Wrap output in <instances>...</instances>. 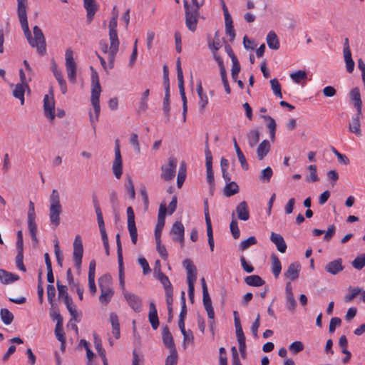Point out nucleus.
Here are the masks:
<instances>
[{"mask_svg":"<svg viewBox=\"0 0 365 365\" xmlns=\"http://www.w3.org/2000/svg\"><path fill=\"white\" fill-rule=\"evenodd\" d=\"M125 187L127 192L129 194L130 198L132 200H134L135 197V187L134 183L133 182V180L131 177L128 176L125 182Z\"/></svg>","mask_w":365,"mask_h":365,"instance_id":"49530a36","label":"nucleus"},{"mask_svg":"<svg viewBox=\"0 0 365 365\" xmlns=\"http://www.w3.org/2000/svg\"><path fill=\"white\" fill-rule=\"evenodd\" d=\"M230 232H231L232 235L234 237V239L239 238L240 235V230L238 227L237 221L235 219L232 220L230 225Z\"/></svg>","mask_w":365,"mask_h":365,"instance_id":"13d9d810","label":"nucleus"},{"mask_svg":"<svg viewBox=\"0 0 365 365\" xmlns=\"http://www.w3.org/2000/svg\"><path fill=\"white\" fill-rule=\"evenodd\" d=\"M54 252L56 257L58 265L61 267L63 266V256L60 250L58 241L56 240L54 243Z\"/></svg>","mask_w":365,"mask_h":365,"instance_id":"3c124183","label":"nucleus"},{"mask_svg":"<svg viewBox=\"0 0 365 365\" xmlns=\"http://www.w3.org/2000/svg\"><path fill=\"white\" fill-rule=\"evenodd\" d=\"M270 150V143L267 140H264L260 143L257 148V155L259 160L264 159V158L268 154Z\"/></svg>","mask_w":365,"mask_h":365,"instance_id":"cd10ccee","label":"nucleus"},{"mask_svg":"<svg viewBox=\"0 0 365 365\" xmlns=\"http://www.w3.org/2000/svg\"><path fill=\"white\" fill-rule=\"evenodd\" d=\"M56 286L58 292V298H63V301L65 302L66 297H69L67 292V287L61 284L59 281H57Z\"/></svg>","mask_w":365,"mask_h":365,"instance_id":"69168bd1","label":"nucleus"},{"mask_svg":"<svg viewBox=\"0 0 365 365\" xmlns=\"http://www.w3.org/2000/svg\"><path fill=\"white\" fill-rule=\"evenodd\" d=\"M158 279L160 280L161 284L163 285L165 290H168V289H173L172 284L168 279V277L162 272L161 269L159 268L158 271Z\"/></svg>","mask_w":365,"mask_h":365,"instance_id":"37998d69","label":"nucleus"},{"mask_svg":"<svg viewBox=\"0 0 365 365\" xmlns=\"http://www.w3.org/2000/svg\"><path fill=\"white\" fill-rule=\"evenodd\" d=\"M64 303L66 305L67 309L71 316V320H76L78 314L76 311V306L73 304L72 299L70 297H66Z\"/></svg>","mask_w":365,"mask_h":365,"instance_id":"58836bf2","label":"nucleus"},{"mask_svg":"<svg viewBox=\"0 0 365 365\" xmlns=\"http://www.w3.org/2000/svg\"><path fill=\"white\" fill-rule=\"evenodd\" d=\"M112 170L115 178L120 179L123 173V161L118 140L115 142V159L113 162Z\"/></svg>","mask_w":365,"mask_h":365,"instance_id":"9d476101","label":"nucleus"},{"mask_svg":"<svg viewBox=\"0 0 365 365\" xmlns=\"http://www.w3.org/2000/svg\"><path fill=\"white\" fill-rule=\"evenodd\" d=\"M163 341L165 346L170 349V351H173V349H176L173 337L168 326L164 327L163 329Z\"/></svg>","mask_w":365,"mask_h":365,"instance_id":"b1692460","label":"nucleus"},{"mask_svg":"<svg viewBox=\"0 0 365 365\" xmlns=\"http://www.w3.org/2000/svg\"><path fill=\"white\" fill-rule=\"evenodd\" d=\"M123 296L133 310L135 312H141L142 300L140 297L129 292H123Z\"/></svg>","mask_w":365,"mask_h":365,"instance_id":"4468645a","label":"nucleus"},{"mask_svg":"<svg viewBox=\"0 0 365 365\" xmlns=\"http://www.w3.org/2000/svg\"><path fill=\"white\" fill-rule=\"evenodd\" d=\"M47 297L49 304L53 306V299L56 296V289L53 284H48L46 287Z\"/></svg>","mask_w":365,"mask_h":365,"instance_id":"e2e57ef3","label":"nucleus"},{"mask_svg":"<svg viewBox=\"0 0 365 365\" xmlns=\"http://www.w3.org/2000/svg\"><path fill=\"white\" fill-rule=\"evenodd\" d=\"M183 266L187 271V284L190 285L192 284L194 285L197 279L196 267L193 264L192 260L190 259H186L183 261Z\"/></svg>","mask_w":365,"mask_h":365,"instance_id":"2eb2a0df","label":"nucleus"},{"mask_svg":"<svg viewBox=\"0 0 365 365\" xmlns=\"http://www.w3.org/2000/svg\"><path fill=\"white\" fill-rule=\"evenodd\" d=\"M178 363V352L176 349L170 351V354L165 359V365H177Z\"/></svg>","mask_w":365,"mask_h":365,"instance_id":"4d7b16f0","label":"nucleus"},{"mask_svg":"<svg viewBox=\"0 0 365 365\" xmlns=\"http://www.w3.org/2000/svg\"><path fill=\"white\" fill-rule=\"evenodd\" d=\"M16 1L17 14L19 22L29 45L33 48H36V51L38 54L41 56L45 55L46 52V40L41 29L38 26H35L33 28V33L34 36V38H33L29 27L26 14L27 0Z\"/></svg>","mask_w":365,"mask_h":365,"instance_id":"f257e3e1","label":"nucleus"},{"mask_svg":"<svg viewBox=\"0 0 365 365\" xmlns=\"http://www.w3.org/2000/svg\"><path fill=\"white\" fill-rule=\"evenodd\" d=\"M83 6L86 11V21L90 24L98 9V5L95 0H83Z\"/></svg>","mask_w":365,"mask_h":365,"instance_id":"dca6fc26","label":"nucleus"},{"mask_svg":"<svg viewBox=\"0 0 365 365\" xmlns=\"http://www.w3.org/2000/svg\"><path fill=\"white\" fill-rule=\"evenodd\" d=\"M55 102L53 97H49L46 95L43 98V110L45 115L50 120H53L55 118L54 113Z\"/></svg>","mask_w":365,"mask_h":365,"instance_id":"f3484780","label":"nucleus"},{"mask_svg":"<svg viewBox=\"0 0 365 365\" xmlns=\"http://www.w3.org/2000/svg\"><path fill=\"white\" fill-rule=\"evenodd\" d=\"M235 326L236 335H237L238 342L245 341V336L244 335L243 330H242L240 319H235Z\"/></svg>","mask_w":365,"mask_h":365,"instance_id":"864d4df0","label":"nucleus"},{"mask_svg":"<svg viewBox=\"0 0 365 365\" xmlns=\"http://www.w3.org/2000/svg\"><path fill=\"white\" fill-rule=\"evenodd\" d=\"M66 69L70 82L75 83L76 81V63L73 58V53L71 48H68L65 53Z\"/></svg>","mask_w":365,"mask_h":365,"instance_id":"1a4fd4ad","label":"nucleus"},{"mask_svg":"<svg viewBox=\"0 0 365 365\" xmlns=\"http://www.w3.org/2000/svg\"><path fill=\"white\" fill-rule=\"evenodd\" d=\"M300 271V264L297 262H293L289 264L288 269L284 272V276L292 281L299 277Z\"/></svg>","mask_w":365,"mask_h":365,"instance_id":"5701e85b","label":"nucleus"},{"mask_svg":"<svg viewBox=\"0 0 365 365\" xmlns=\"http://www.w3.org/2000/svg\"><path fill=\"white\" fill-rule=\"evenodd\" d=\"M202 302L203 305L205 307V310L207 312V316L209 319H212L215 317L214 309L212 305V301L210 297L209 294H202Z\"/></svg>","mask_w":365,"mask_h":365,"instance_id":"c756f323","label":"nucleus"},{"mask_svg":"<svg viewBox=\"0 0 365 365\" xmlns=\"http://www.w3.org/2000/svg\"><path fill=\"white\" fill-rule=\"evenodd\" d=\"M55 335L59 341H65V334L63 329V317H60L56 324Z\"/></svg>","mask_w":365,"mask_h":365,"instance_id":"e433bc0d","label":"nucleus"},{"mask_svg":"<svg viewBox=\"0 0 365 365\" xmlns=\"http://www.w3.org/2000/svg\"><path fill=\"white\" fill-rule=\"evenodd\" d=\"M286 305L287 308L289 311H294L297 306V302L294 297V294H289L286 296Z\"/></svg>","mask_w":365,"mask_h":365,"instance_id":"0e129e2a","label":"nucleus"},{"mask_svg":"<svg viewBox=\"0 0 365 365\" xmlns=\"http://www.w3.org/2000/svg\"><path fill=\"white\" fill-rule=\"evenodd\" d=\"M257 241L254 236L249 237L246 240L241 242L240 245V248L242 251L246 250L248 249L250 246L254 245L257 244Z\"/></svg>","mask_w":365,"mask_h":365,"instance_id":"09e8293b","label":"nucleus"},{"mask_svg":"<svg viewBox=\"0 0 365 365\" xmlns=\"http://www.w3.org/2000/svg\"><path fill=\"white\" fill-rule=\"evenodd\" d=\"M176 167L177 160L175 158H170L168 165H163L161 168V178L165 181H169L174 178L176 172Z\"/></svg>","mask_w":365,"mask_h":365,"instance_id":"ddd939ff","label":"nucleus"},{"mask_svg":"<svg viewBox=\"0 0 365 365\" xmlns=\"http://www.w3.org/2000/svg\"><path fill=\"white\" fill-rule=\"evenodd\" d=\"M49 219L51 223L55 227L60 224V215L62 212V206L60 202V196L57 190L53 189L50 195Z\"/></svg>","mask_w":365,"mask_h":365,"instance_id":"7ed1b4c3","label":"nucleus"},{"mask_svg":"<svg viewBox=\"0 0 365 365\" xmlns=\"http://www.w3.org/2000/svg\"><path fill=\"white\" fill-rule=\"evenodd\" d=\"M184 8L185 10V25L190 31L194 32L197 29L200 12H197L196 9H190V6L187 0H184Z\"/></svg>","mask_w":365,"mask_h":365,"instance_id":"39448f33","label":"nucleus"},{"mask_svg":"<svg viewBox=\"0 0 365 365\" xmlns=\"http://www.w3.org/2000/svg\"><path fill=\"white\" fill-rule=\"evenodd\" d=\"M73 247V260L74 261L75 266L78 272H80L81 269L82 258L83 254V247L80 235H78L75 237Z\"/></svg>","mask_w":365,"mask_h":365,"instance_id":"6e6552de","label":"nucleus"},{"mask_svg":"<svg viewBox=\"0 0 365 365\" xmlns=\"http://www.w3.org/2000/svg\"><path fill=\"white\" fill-rule=\"evenodd\" d=\"M361 114L357 113L356 117L351 118V122L349 124V130L351 133H355L358 136L361 135L360 116Z\"/></svg>","mask_w":365,"mask_h":365,"instance_id":"a878e982","label":"nucleus"},{"mask_svg":"<svg viewBox=\"0 0 365 365\" xmlns=\"http://www.w3.org/2000/svg\"><path fill=\"white\" fill-rule=\"evenodd\" d=\"M205 166H206V178L207 182L210 185V189L213 188L215 187V178H214V173L212 170V156L211 151L209 148L208 145V138H207L206 142H205Z\"/></svg>","mask_w":365,"mask_h":365,"instance_id":"0eeeda50","label":"nucleus"},{"mask_svg":"<svg viewBox=\"0 0 365 365\" xmlns=\"http://www.w3.org/2000/svg\"><path fill=\"white\" fill-rule=\"evenodd\" d=\"M266 40L269 48L277 50L279 48V41L274 31H269L267 36Z\"/></svg>","mask_w":365,"mask_h":365,"instance_id":"c85d7f7f","label":"nucleus"},{"mask_svg":"<svg viewBox=\"0 0 365 365\" xmlns=\"http://www.w3.org/2000/svg\"><path fill=\"white\" fill-rule=\"evenodd\" d=\"M350 100L354 103L359 114H361L362 101L361 99L360 91L358 88H354L349 93Z\"/></svg>","mask_w":365,"mask_h":365,"instance_id":"4be33fe9","label":"nucleus"},{"mask_svg":"<svg viewBox=\"0 0 365 365\" xmlns=\"http://www.w3.org/2000/svg\"><path fill=\"white\" fill-rule=\"evenodd\" d=\"M109 282L110 277L108 275H103L98 279V285L101 289L99 301L103 304H108L114 294L113 289L107 286Z\"/></svg>","mask_w":365,"mask_h":365,"instance_id":"20e7f679","label":"nucleus"},{"mask_svg":"<svg viewBox=\"0 0 365 365\" xmlns=\"http://www.w3.org/2000/svg\"><path fill=\"white\" fill-rule=\"evenodd\" d=\"M93 73L91 74V101L95 112V118L90 112L89 118L93 128L95 129V122L98 120L100 115V95L101 93V87L99 82L98 75L93 67H91Z\"/></svg>","mask_w":365,"mask_h":365,"instance_id":"f03ea898","label":"nucleus"},{"mask_svg":"<svg viewBox=\"0 0 365 365\" xmlns=\"http://www.w3.org/2000/svg\"><path fill=\"white\" fill-rule=\"evenodd\" d=\"M260 133L258 129H253L247 134V138L249 145L254 148L259 141Z\"/></svg>","mask_w":365,"mask_h":365,"instance_id":"7c9ffc66","label":"nucleus"},{"mask_svg":"<svg viewBox=\"0 0 365 365\" xmlns=\"http://www.w3.org/2000/svg\"><path fill=\"white\" fill-rule=\"evenodd\" d=\"M25 88H29V86L27 83H17L15 86V88L13 91V96L16 98L20 100L21 104H24V93H25Z\"/></svg>","mask_w":365,"mask_h":365,"instance_id":"bb28decb","label":"nucleus"},{"mask_svg":"<svg viewBox=\"0 0 365 365\" xmlns=\"http://www.w3.org/2000/svg\"><path fill=\"white\" fill-rule=\"evenodd\" d=\"M272 175V170L270 167L268 166L261 171V173L259 176V179L262 182L267 183L270 181Z\"/></svg>","mask_w":365,"mask_h":365,"instance_id":"79ce46f5","label":"nucleus"},{"mask_svg":"<svg viewBox=\"0 0 365 365\" xmlns=\"http://www.w3.org/2000/svg\"><path fill=\"white\" fill-rule=\"evenodd\" d=\"M239 192V187L235 182H230L224 187V195L226 197H231Z\"/></svg>","mask_w":365,"mask_h":365,"instance_id":"f704fd0d","label":"nucleus"},{"mask_svg":"<svg viewBox=\"0 0 365 365\" xmlns=\"http://www.w3.org/2000/svg\"><path fill=\"white\" fill-rule=\"evenodd\" d=\"M54 76L60 86L61 93L65 94L67 92V86L62 73H57Z\"/></svg>","mask_w":365,"mask_h":365,"instance_id":"bf43d9fd","label":"nucleus"},{"mask_svg":"<svg viewBox=\"0 0 365 365\" xmlns=\"http://www.w3.org/2000/svg\"><path fill=\"white\" fill-rule=\"evenodd\" d=\"M245 283L249 286L261 287L265 282L259 275H250L245 278Z\"/></svg>","mask_w":365,"mask_h":365,"instance_id":"2f4dec72","label":"nucleus"},{"mask_svg":"<svg viewBox=\"0 0 365 365\" xmlns=\"http://www.w3.org/2000/svg\"><path fill=\"white\" fill-rule=\"evenodd\" d=\"M35 220H36V213H35L34 204L32 201H30L28 214H27L28 228H29V233H30L31 237L32 239V241L35 244H38V240L36 237L37 225H36Z\"/></svg>","mask_w":365,"mask_h":365,"instance_id":"423d86ee","label":"nucleus"},{"mask_svg":"<svg viewBox=\"0 0 365 365\" xmlns=\"http://www.w3.org/2000/svg\"><path fill=\"white\" fill-rule=\"evenodd\" d=\"M186 178V164L185 162H182L178 170L177 178V185L178 188H180L184 183Z\"/></svg>","mask_w":365,"mask_h":365,"instance_id":"c9c22d12","label":"nucleus"},{"mask_svg":"<svg viewBox=\"0 0 365 365\" xmlns=\"http://www.w3.org/2000/svg\"><path fill=\"white\" fill-rule=\"evenodd\" d=\"M304 348V344L300 341H295L292 342L289 346V351L294 354L302 351Z\"/></svg>","mask_w":365,"mask_h":365,"instance_id":"052dcab7","label":"nucleus"},{"mask_svg":"<svg viewBox=\"0 0 365 365\" xmlns=\"http://www.w3.org/2000/svg\"><path fill=\"white\" fill-rule=\"evenodd\" d=\"M19 279V276L0 269V281L4 284H8Z\"/></svg>","mask_w":365,"mask_h":365,"instance_id":"393cba45","label":"nucleus"},{"mask_svg":"<svg viewBox=\"0 0 365 365\" xmlns=\"http://www.w3.org/2000/svg\"><path fill=\"white\" fill-rule=\"evenodd\" d=\"M109 40H110V48H119V39L118 37L117 31L109 32Z\"/></svg>","mask_w":365,"mask_h":365,"instance_id":"8fccbe9b","label":"nucleus"},{"mask_svg":"<svg viewBox=\"0 0 365 365\" xmlns=\"http://www.w3.org/2000/svg\"><path fill=\"white\" fill-rule=\"evenodd\" d=\"M118 51V49L109 48V51L108 52V67L110 69H112L114 66L115 58V56H116Z\"/></svg>","mask_w":365,"mask_h":365,"instance_id":"338daca9","label":"nucleus"},{"mask_svg":"<svg viewBox=\"0 0 365 365\" xmlns=\"http://www.w3.org/2000/svg\"><path fill=\"white\" fill-rule=\"evenodd\" d=\"M270 84H271V87L273 91V93L275 94V96L282 98V91H281V86H280L278 80L276 78H273V79L270 80Z\"/></svg>","mask_w":365,"mask_h":365,"instance_id":"603ef678","label":"nucleus"},{"mask_svg":"<svg viewBox=\"0 0 365 365\" xmlns=\"http://www.w3.org/2000/svg\"><path fill=\"white\" fill-rule=\"evenodd\" d=\"M309 171V175L307 177L306 180L307 182H317L319 180L317 175V166L315 165H310L308 166Z\"/></svg>","mask_w":365,"mask_h":365,"instance_id":"a18cd8bd","label":"nucleus"},{"mask_svg":"<svg viewBox=\"0 0 365 365\" xmlns=\"http://www.w3.org/2000/svg\"><path fill=\"white\" fill-rule=\"evenodd\" d=\"M232 63V69H231V76H232V78L233 79V81H236L238 74L240 71L241 67H240L239 61H234Z\"/></svg>","mask_w":365,"mask_h":365,"instance_id":"774afa93","label":"nucleus"},{"mask_svg":"<svg viewBox=\"0 0 365 365\" xmlns=\"http://www.w3.org/2000/svg\"><path fill=\"white\" fill-rule=\"evenodd\" d=\"M157 244V250L160 255V256L164 259L166 260L168 257V254L165 245L161 244V239L159 240H155Z\"/></svg>","mask_w":365,"mask_h":365,"instance_id":"680f3d73","label":"nucleus"},{"mask_svg":"<svg viewBox=\"0 0 365 365\" xmlns=\"http://www.w3.org/2000/svg\"><path fill=\"white\" fill-rule=\"evenodd\" d=\"M148 319L153 329H157L159 327V319L155 305L153 302L149 304Z\"/></svg>","mask_w":365,"mask_h":365,"instance_id":"412c9836","label":"nucleus"},{"mask_svg":"<svg viewBox=\"0 0 365 365\" xmlns=\"http://www.w3.org/2000/svg\"><path fill=\"white\" fill-rule=\"evenodd\" d=\"M17 255L16 256V264L19 269L22 272H26V269L25 265L24 264V251H17Z\"/></svg>","mask_w":365,"mask_h":365,"instance_id":"6e6d98bb","label":"nucleus"},{"mask_svg":"<svg viewBox=\"0 0 365 365\" xmlns=\"http://www.w3.org/2000/svg\"><path fill=\"white\" fill-rule=\"evenodd\" d=\"M236 212L238 219L240 220L247 221L250 218L248 205L245 201H242L237 205Z\"/></svg>","mask_w":365,"mask_h":365,"instance_id":"aec40b11","label":"nucleus"},{"mask_svg":"<svg viewBox=\"0 0 365 365\" xmlns=\"http://www.w3.org/2000/svg\"><path fill=\"white\" fill-rule=\"evenodd\" d=\"M324 269L329 274L336 275L344 269V266L342 265V259L339 258L329 262L325 265Z\"/></svg>","mask_w":365,"mask_h":365,"instance_id":"a211bd4d","label":"nucleus"},{"mask_svg":"<svg viewBox=\"0 0 365 365\" xmlns=\"http://www.w3.org/2000/svg\"><path fill=\"white\" fill-rule=\"evenodd\" d=\"M204 213L207 227V235L208 237V244L210 245V250L212 252L214 250L213 232L209 213L208 201L207 199L204 200Z\"/></svg>","mask_w":365,"mask_h":365,"instance_id":"f8f14e48","label":"nucleus"},{"mask_svg":"<svg viewBox=\"0 0 365 365\" xmlns=\"http://www.w3.org/2000/svg\"><path fill=\"white\" fill-rule=\"evenodd\" d=\"M208 46L212 51H217L221 48L222 44L218 31L215 33L214 39L212 41L208 40Z\"/></svg>","mask_w":365,"mask_h":365,"instance_id":"ea45409f","label":"nucleus"},{"mask_svg":"<svg viewBox=\"0 0 365 365\" xmlns=\"http://www.w3.org/2000/svg\"><path fill=\"white\" fill-rule=\"evenodd\" d=\"M270 240L276 245L277 250L281 253H284L287 250V244L283 237L277 233L272 232Z\"/></svg>","mask_w":365,"mask_h":365,"instance_id":"6ab92c4d","label":"nucleus"},{"mask_svg":"<svg viewBox=\"0 0 365 365\" xmlns=\"http://www.w3.org/2000/svg\"><path fill=\"white\" fill-rule=\"evenodd\" d=\"M290 78L296 83H299L301 81L306 80L307 74L304 71L299 70L294 73L290 74Z\"/></svg>","mask_w":365,"mask_h":365,"instance_id":"c03bdc74","label":"nucleus"},{"mask_svg":"<svg viewBox=\"0 0 365 365\" xmlns=\"http://www.w3.org/2000/svg\"><path fill=\"white\" fill-rule=\"evenodd\" d=\"M170 235H173V240L178 242L181 247L184 246L185 227L180 221H175L170 230Z\"/></svg>","mask_w":365,"mask_h":365,"instance_id":"9b49d317","label":"nucleus"},{"mask_svg":"<svg viewBox=\"0 0 365 365\" xmlns=\"http://www.w3.org/2000/svg\"><path fill=\"white\" fill-rule=\"evenodd\" d=\"M272 259V271L276 278H277L282 270L281 262L278 257L273 254L271 256Z\"/></svg>","mask_w":365,"mask_h":365,"instance_id":"473e14b6","label":"nucleus"},{"mask_svg":"<svg viewBox=\"0 0 365 365\" xmlns=\"http://www.w3.org/2000/svg\"><path fill=\"white\" fill-rule=\"evenodd\" d=\"M0 317L3 323L6 325L11 324L14 320L13 314L6 308L1 309L0 310Z\"/></svg>","mask_w":365,"mask_h":365,"instance_id":"a19ab883","label":"nucleus"},{"mask_svg":"<svg viewBox=\"0 0 365 365\" xmlns=\"http://www.w3.org/2000/svg\"><path fill=\"white\" fill-rule=\"evenodd\" d=\"M225 23L226 34L230 36V41L232 42L235 38V31L233 28L232 20L226 21Z\"/></svg>","mask_w":365,"mask_h":365,"instance_id":"5fc2aeb1","label":"nucleus"},{"mask_svg":"<svg viewBox=\"0 0 365 365\" xmlns=\"http://www.w3.org/2000/svg\"><path fill=\"white\" fill-rule=\"evenodd\" d=\"M352 266L356 269H361L365 267V254L356 257L351 262Z\"/></svg>","mask_w":365,"mask_h":365,"instance_id":"de8ad7c7","label":"nucleus"},{"mask_svg":"<svg viewBox=\"0 0 365 365\" xmlns=\"http://www.w3.org/2000/svg\"><path fill=\"white\" fill-rule=\"evenodd\" d=\"M262 118L268 121L267 126L269 130L270 138L272 141H274L277 126L275 120L269 115H262Z\"/></svg>","mask_w":365,"mask_h":365,"instance_id":"72a5a7b5","label":"nucleus"},{"mask_svg":"<svg viewBox=\"0 0 365 365\" xmlns=\"http://www.w3.org/2000/svg\"><path fill=\"white\" fill-rule=\"evenodd\" d=\"M344 53V58L346 63V71L349 73H352L354 69V61L351 58V50H348Z\"/></svg>","mask_w":365,"mask_h":365,"instance_id":"4c0bfd02","label":"nucleus"}]
</instances>
